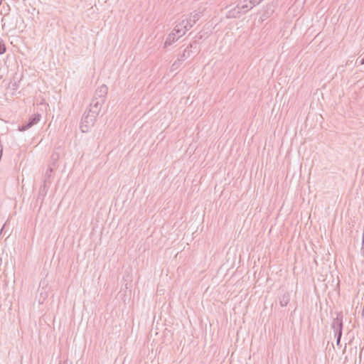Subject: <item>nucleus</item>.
Returning a JSON list of instances; mask_svg holds the SVG:
<instances>
[{
	"label": "nucleus",
	"instance_id": "39448f33",
	"mask_svg": "<svg viewBox=\"0 0 364 364\" xmlns=\"http://www.w3.org/2000/svg\"><path fill=\"white\" fill-rule=\"evenodd\" d=\"M204 9H198L191 12L188 16H186L188 23H190V28H191L195 23L203 16Z\"/></svg>",
	"mask_w": 364,
	"mask_h": 364
},
{
	"label": "nucleus",
	"instance_id": "5701e85b",
	"mask_svg": "<svg viewBox=\"0 0 364 364\" xmlns=\"http://www.w3.org/2000/svg\"><path fill=\"white\" fill-rule=\"evenodd\" d=\"M1 3H2V0H0V5L1 4Z\"/></svg>",
	"mask_w": 364,
	"mask_h": 364
},
{
	"label": "nucleus",
	"instance_id": "2eb2a0df",
	"mask_svg": "<svg viewBox=\"0 0 364 364\" xmlns=\"http://www.w3.org/2000/svg\"><path fill=\"white\" fill-rule=\"evenodd\" d=\"M181 61H179V59L178 58L171 65V71H173V70H176V69H178L179 68V66L181 65Z\"/></svg>",
	"mask_w": 364,
	"mask_h": 364
},
{
	"label": "nucleus",
	"instance_id": "9b49d317",
	"mask_svg": "<svg viewBox=\"0 0 364 364\" xmlns=\"http://www.w3.org/2000/svg\"><path fill=\"white\" fill-rule=\"evenodd\" d=\"M192 48V44H189L183 50V53L179 55L178 58L179 59V61H184L188 58L191 57L192 50L191 48Z\"/></svg>",
	"mask_w": 364,
	"mask_h": 364
},
{
	"label": "nucleus",
	"instance_id": "423d86ee",
	"mask_svg": "<svg viewBox=\"0 0 364 364\" xmlns=\"http://www.w3.org/2000/svg\"><path fill=\"white\" fill-rule=\"evenodd\" d=\"M108 92V87L106 85H102L95 90L93 98L105 102Z\"/></svg>",
	"mask_w": 364,
	"mask_h": 364
},
{
	"label": "nucleus",
	"instance_id": "7ed1b4c3",
	"mask_svg": "<svg viewBox=\"0 0 364 364\" xmlns=\"http://www.w3.org/2000/svg\"><path fill=\"white\" fill-rule=\"evenodd\" d=\"M343 313H337L336 317L333 318L331 326L333 329L335 334L343 333Z\"/></svg>",
	"mask_w": 364,
	"mask_h": 364
},
{
	"label": "nucleus",
	"instance_id": "1a4fd4ad",
	"mask_svg": "<svg viewBox=\"0 0 364 364\" xmlns=\"http://www.w3.org/2000/svg\"><path fill=\"white\" fill-rule=\"evenodd\" d=\"M242 14V11H240V8H238V6L237 5L233 9L229 10L226 14V17L228 18H239Z\"/></svg>",
	"mask_w": 364,
	"mask_h": 364
},
{
	"label": "nucleus",
	"instance_id": "f3484780",
	"mask_svg": "<svg viewBox=\"0 0 364 364\" xmlns=\"http://www.w3.org/2000/svg\"><path fill=\"white\" fill-rule=\"evenodd\" d=\"M273 12V10L271 11V12H269V8L264 11V13L262 14V17L264 18H267L270 16L272 13Z\"/></svg>",
	"mask_w": 364,
	"mask_h": 364
},
{
	"label": "nucleus",
	"instance_id": "f8f14e48",
	"mask_svg": "<svg viewBox=\"0 0 364 364\" xmlns=\"http://www.w3.org/2000/svg\"><path fill=\"white\" fill-rule=\"evenodd\" d=\"M237 6L242 14L247 13L250 9H252L250 8V4H249V0H242L240 1Z\"/></svg>",
	"mask_w": 364,
	"mask_h": 364
},
{
	"label": "nucleus",
	"instance_id": "9d476101",
	"mask_svg": "<svg viewBox=\"0 0 364 364\" xmlns=\"http://www.w3.org/2000/svg\"><path fill=\"white\" fill-rule=\"evenodd\" d=\"M179 38H178V33L176 32L175 29L171 31V33L167 36L166 41L164 43V47H167L171 46L173 43L176 41Z\"/></svg>",
	"mask_w": 364,
	"mask_h": 364
},
{
	"label": "nucleus",
	"instance_id": "dca6fc26",
	"mask_svg": "<svg viewBox=\"0 0 364 364\" xmlns=\"http://www.w3.org/2000/svg\"><path fill=\"white\" fill-rule=\"evenodd\" d=\"M6 48L3 40L0 41V55H3L6 53Z\"/></svg>",
	"mask_w": 364,
	"mask_h": 364
},
{
	"label": "nucleus",
	"instance_id": "a211bd4d",
	"mask_svg": "<svg viewBox=\"0 0 364 364\" xmlns=\"http://www.w3.org/2000/svg\"><path fill=\"white\" fill-rule=\"evenodd\" d=\"M342 335H343V333L335 334V336L336 337V345L337 346L341 345V340Z\"/></svg>",
	"mask_w": 364,
	"mask_h": 364
},
{
	"label": "nucleus",
	"instance_id": "412c9836",
	"mask_svg": "<svg viewBox=\"0 0 364 364\" xmlns=\"http://www.w3.org/2000/svg\"><path fill=\"white\" fill-rule=\"evenodd\" d=\"M359 65H364V58H362L359 62H358Z\"/></svg>",
	"mask_w": 364,
	"mask_h": 364
},
{
	"label": "nucleus",
	"instance_id": "ddd939ff",
	"mask_svg": "<svg viewBox=\"0 0 364 364\" xmlns=\"http://www.w3.org/2000/svg\"><path fill=\"white\" fill-rule=\"evenodd\" d=\"M53 172V166H49L46 171L43 177V183H48V185L51 184V176L52 173Z\"/></svg>",
	"mask_w": 364,
	"mask_h": 364
},
{
	"label": "nucleus",
	"instance_id": "20e7f679",
	"mask_svg": "<svg viewBox=\"0 0 364 364\" xmlns=\"http://www.w3.org/2000/svg\"><path fill=\"white\" fill-rule=\"evenodd\" d=\"M41 115L40 114H34L32 116H31L28 120V122H26L23 124L18 127V130L20 132H24L33 125L36 124L41 119Z\"/></svg>",
	"mask_w": 364,
	"mask_h": 364
},
{
	"label": "nucleus",
	"instance_id": "4468645a",
	"mask_svg": "<svg viewBox=\"0 0 364 364\" xmlns=\"http://www.w3.org/2000/svg\"><path fill=\"white\" fill-rule=\"evenodd\" d=\"M50 185L48 183H43L41 186L38 192V198L44 199L45 196L47 194Z\"/></svg>",
	"mask_w": 364,
	"mask_h": 364
},
{
	"label": "nucleus",
	"instance_id": "6ab92c4d",
	"mask_svg": "<svg viewBox=\"0 0 364 364\" xmlns=\"http://www.w3.org/2000/svg\"><path fill=\"white\" fill-rule=\"evenodd\" d=\"M361 251H362L363 255L364 256V230H363V232Z\"/></svg>",
	"mask_w": 364,
	"mask_h": 364
},
{
	"label": "nucleus",
	"instance_id": "6e6552de",
	"mask_svg": "<svg viewBox=\"0 0 364 364\" xmlns=\"http://www.w3.org/2000/svg\"><path fill=\"white\" fill-rule=\"evenodd\" d=\"M278 299L281 306H286L290 301V294L286 291L282 290L278 296Z\"/></svg>",
	"mask_w": 364,
	"mask_h": 364
},
{
	"label": "nucleus",
	"instance_id": "4be33fe9",
	"mask_svg": "<svg viewBox=\"0 0 364 364\" xmlns=\"http://www.w3.org/2000/svg\"><path fill=\"white\" fill-rule=\"evenodd\" d=\"M0 147H1V146L0 145ZM2 157V148L0 149V159H1Z\"/></svg>",
	"mask_w": 364,
	"mask_h": 364
},
{
	"label": "nucleus",
	"instance_id": "f257e3e1",
	"mask_svg": "<svg viewBox=\"0 0 364 364\" xmlns=\"http://www.w3.org/2000/svg\"><path fill=\"white\" fill-rule=\"evenodd\" d=\"M190 23H188L186 15H183L180 18L176 21L174 29L178 33V38H181L186 34V33L191 29Z\"/></svg>",
	"mask_w": 364,
	"mask_h": 364
},
{
	"label": "nucleus",
	"instance_id": "f03ea898",
	"mask_svg": "<svg viewBox=\"0 0 364 364\" xmlns=\"http://www.w3.org/2000/svg\"><path fill=\"white\" fill-rule=\"evenodd\" d=\"M97 114L90 112L87 114H84L80 123V129L82 132H87L90 127H92L96 120Z\"/></svg>",
	"mask_w": 364,
	"mask_h": 364
},
{
	"label": "nucleus",
	"instance_id": "aec40b11",
	"mask_svg": "<svg viewBox=\"0 0 364 364\" xmlns=\"http://www.w3.org/2000/svg\"><path fill=\"white\" fill-rule=\"evenodd\" d=\"M49 166H53L54 170L57 167L56 162L54 161Z\"/></svg>",
	"mask_w": 364,
	"mask_h": 364
},
{
	"label": "nucleus",
	"instance_id": "0eeeda50",
	"mask_svg": "<svg viewBox=\"0 0 364 364\" xmlns=\"http://www.w3.org/2000/svg\"><path fill=\"white\" fill-rule=\"evenodd\" d=\"M105 102H101L99 100H95L92 98L90 104V109L89 112L98 115L101 108Z\"/></svg>",
	"mask_w": 364,
	"mask_h": 364
}]
</instances>
